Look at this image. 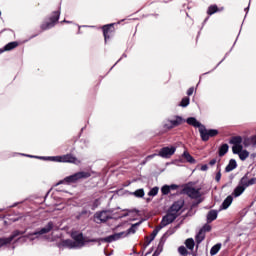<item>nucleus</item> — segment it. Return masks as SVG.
<instances>
[{"instance_id":"nucleus-1","label":"nucleus","mask_w":256,"mask_h":256,"mask_svg":"<svg viewBox=\"0 0 256 256\" xmlns=\"http://www.w3.org/2000/svg\"><path fill=\"white\" fill-rule=\"evenodd\" d=\"M186 123L188 125H192V127H195L196 129H199V133L201 136L202 141H209L210 137H215L219 135V131L215 129L208 130L205 128V125L201 124L195 117H189L186 120Z\"/></svg>"},{"instance_id":"nucleus-2","label":"nucleus","mask_w":256,"mask_h":256,"mask_svg":"<svg viewBox=\"0 0 256 256\" xmlns=\"http://www.w3.org/2000/svg\"><path fill=\"white\" fill-rule=\"evenodd\" d=\"M72 238L74 240H62L59 247H66L67 249H81V247L85 246V240L83 239L82 233H73Z\"/></svg>"},{"instance_id":"nucleus-3","label":"nucleus","mask_w":256,"mask_h":256,"mask_svg":"<svg viewBox=\"0 0 256 256\" xmlns=\"http://www.w3.org/2000/svg\"><path fill=\"white\" fill-rule=\"evenodd\" d=\"M230 143H232L233 145L232 146L233 153L235 155H239V158L241 159V161H245V159L249 157V151L243 150V145H241V143H243V138H241V136L233 137Z\"/></svg>"},{"instance_id":"nucleus-4","label":"nucleus","mask_w":256,"mask_h":256,"mask_svg":"<svg viewBox=\"0 0 256 256\" xmlns=\"http://www.w3.org/2000/svg\"><path fill=\"white\" fill-rule=\"evenodd\" d=\"M139 225H141V222H137V223L133 224L127 231L110 235V236L104 238L103 241H105L106 243H113V241H119V239H123V238L127 237V235H131V234L133 235L136 233Z\"/></svg>"},{"instance_id":"nucleus-5","label":"nucleus","mask_w":256,"mask_h":256,"mask_svg":"<svg viewBox=\"0 0 256 256\" xmlns=\"http://www.w3.org/2000/svg\"><path fill=\"white\" fill-rule=\"evenodd\" d=\"M53 227H55V224H53V222H48V224L42 229L37 230L34 233H30L27 236L21 237L20 241H27V239H29V241H35V239H39L41 235H46V233H50V231H53Z\"/></svg>"},{"instance_id":"nucleus-6","label":"nucleus","mask_w":256,"mask_h":256,"mask_svg":"<svg viewBox=\"0 0 256 256\" xmlns=\"http://www.w3.org/2000/svg\"><path fill=\"white\" fill-rule=\"evenodd\" d=\"M89 177H91V172L89 171L77 172L73 175H70L64 178V180L60 181L58 185H61V183H77V181H80V179H89Z\"/></svg>"},{"instance_id":"nucleus-7","label":"nucleus","mask_w":256,"mask_h":256,"mask_svg":"<svg viewBox=\"0 0 256 256\" xmlns=\"http://www.w3.org/2000/svg\"><path fill=\"white\" fill-rule=\"evenodd\" d=\"M89 177H91V172L89 171L77 172L73 175H70L64 178V180L60 181L58 185H61V183H77V181H80V179H89Z\"/></svg>"},{"instance_id":"nucleus-8","label":"nucleus","mask_w":256,"mask_h":256,"mask_svg":"<svg viewBox=\"0 0 256 256\" xmlns=\"http://www.w3.org/2000/svg\"><path fill=\"white\" fill-rule=\"evenodd\" d=\"M49 161H56L57 163H77V158L71 154L64 156H52L47 158Z\"/></svg>"},{"instance_id":"nucleus-9","label":"nucleus","mask_w":256,"mask_h":256,"mask_svg":"<svg viewBox=\"0 0 256 256\" xmlns=\"http://www.w3.org/2000/svg\"><path fill=\"white\" fill-rule=\"evenodd\" d=\"M60 16L61 11L53 12L52 16L50 17V22H46L41 25L42 31H47V29H52V27H55V24L59 21Z\"/></svg>"},{"instance_id":"nucleus-10","label":"nucleus","mask_w":256,"mask_h":256,"mask_svg":"<svg viewBox=\"0 0 256 256\" xmlns=\"http://www.w3.org/2000/svg\"><path fill=\"white\" fill-rule=\"evenodd\" d=\"M179 215L180 214H178L171 206L167 214L162 218V225H171V223H173V221H175V219H177Z\"/></svg>"},{"instance_id":"nucleus-11","label":"nucleus","mask_w":256,"mask_h":256,"mask_svg":"<svg viewBox=\"0 0 256 256\" xmlns=\"http://www.w3.org/2000/svg\"><path fill=\"white\" fill-rule=\"evenodd\" d=\"M185 193L190 199H199V203H201V197L203 196V193H201V188H195V187H187L185 188Z\"/></svg>"},{"instance_id":"nucleus-12","label":"nucleus","mask_w":256,"mask_h":256,"mask_svg":"<svg viewBox=\"0 0 256 256\" xmlns=\"http://www.w3.org/2000/svg\"><path fill=\"white\" fill-rule=\"evenodd\" d=\"M111 219V214H109V211L103 210L100 212H96L94 214V222L101 224V223H107Z\"/></svg>"},{"instance_id":"nucleus-13","label":"nucleus","mask_w":256,"mask_h":256,"mask_svg":"<svg viewBox=\"0 0 256 256\" xmlns=\"http://www.w3.org/2000/svg\"><path fill=\"white\" fill-rule=\"evenodd\" d=\"M183 123V118L181 116H174L164 122V129H173L179 127Z\"/></svg>"},{"instance_id":"nucleus-14","label":"nucleus","mask_w":256,"mask_h":256,"mask_svg":"<svg viewBox=\"0 0 256 256\" xmlns=\"http://www.w3.org/2000/svg\"><path fill=\"white\" fill-rule=\"evenodd\" d=\"M176 151H177V148L174 146L163 147L162 149H160L158 153V157H162V159H169L172 157V155H175Z\"/></svg>"},{"instance_id":"nucleus-15","label":"nucleus","mask_w":256,"mask_h":256,"mask_svg":"<svg viewBox=\"0 0 256 256\" xmlns=\"http://www.w3.org/2000/svg\"><path fill=\"white\" fill-rule=\"evenodd\" d=\"M25 232H21L19 230H15L12 235L8 238L0 237V249L1 247H5L6 245H9L15 237H19V235H23Z\"/></svg>"},{"instance_id":"nucleus-16","label":"nucleus","mask_w":256,"mask_h":256,"mask_svg":"<svg viewBox=\"0 0 256 256\" xmlns=\"http://www.w3.org/2000/svg\"><path fill=\"white\" fill-rule=\"evenodd\" d=\"M163 227L166 226H163V221H161L160 225L153 230L150 237H146V245H151V242L155 240V237H157V234L163 229Z\"/></svg>"},{"instance_id":"nucleus-17","label":"nucleus","mask_w":256,"mask_h":256,"mask_svg":"<svg viewBox=\"0 0 256 256\" xmlns=\"http://www.w3.org/2000/svg\"><path fill=\"white\" fill-rule=\"evenodd\" d=\"M114 24H108L103 26V35H104V39L107 42V39H111V34L113 33V31H115V29L113 28Z\"/></svg>"},{"instance_id":"nucleus-18","label":"nucleus","mask_w":256,"mask_h":256,"mask_svg":"<svg viewBox=\"0 0 256 256\" xmlns=\"http://www.w3.org/2000/svg\"><path fill=\"white\" fill-rule=\"evenodd\" d=\"M185 205V202L183 200H178L172 204V208L177 212L178 215H181V209H183V206Z\"/></svg>"},{"instance_id":"nucleus-19","label":"nucleus","mask_w":256,"mask_h":256,"mask_svg":"<svg viewBox=\"0 0 256 256\" xmlns=\"http://www.w3.org/2000/svg\"><path fill=\"white\" fill-rule=\"evenodd\" d=\"M234 169H237V161H235V159H231L229 164L226 166L225 171L226 173H231Z\"/></svg>"},{"instance_id":"nucleus-20","label":"nucleus","mask_w":256,"mask_h":256,"mask_svg":"<svg viewBox=\"0 0 256 256\" xmlns=\"http://www.w3.org/2000/svg\"><path fill=\"white\" fill-rule=\"evenodd\" d=\"M231 203H233V196H228L220 206V209H229L231 207Z\"/></svg>"},{"instance_id":"nucleus-21","label":"nucleus","mask_w":256,"mask_h":256,"mask_svg":"<svg viewBox=\"0 0 256 256\" xmlns=\"http://www.w3.org/2000/svg\"><path fill=\"white\" fill-rule=\"evenodd\" d=\"M217 211L216 210H211L208 212L207 214V223H213V221H215V219H217Z\"/></svg>"},{"instance_id":"nucleus-22","label":"nucleus","mask_w":256,"mask_h":256,"mask_svg":"<svg viewBox=\"0 0 256 256\" xmlns=\"http://www.w3.org/2000/svg\"><path fill=\"white\" fill-rule=\"evenodd\" d=\"M245 187L241 186V184H239L233 192L234 197H240V195H243V193L245 192Z\"/></svg>"},{"instance_id":"nucleus-23","label":"nucleus","mask_w":256,"mask_h":256,"mask_svg":"<svg viewBox=\"0 0 256 256\" xmlns=\"http://www.w3.org/2000/svg\"><path fill=\"white\" fill-rule=\"evenodd\" d=\"M17 47H19V42H10L4 46V51H13Z\"/></svg>"},{"instance_id":"nucleus-24","label":"nucleus","mask_w":256,"mask_h":256,"mask_svg":"<svg viewBox=\"0 0 256 256\" xmlns=\"http://www.w3.org/2000/svg\"><path fill=\"white\" fill-rule=\"evenodd\" d=\"M221 246V243H217L216 245H214L210 250V255H217L219 251H221Z\"/></svg>"},{"instance_id":"nucleus-25","label":"nucleus","mask_w":256,"mask_h":256,"mask_svg":"<svg viewBox=\"0 0 256 256\" xmlns=\"http://www.w3.org/2000/svg\"><path fill=\"white\" fill-rule=\"evenodd\" d=\"M185 245L187 249H190V251H193V249L195 248V240H193V238H188L185 241Z\"/></svg>"},{"instance_id":"nucleus-26","label":"nucleus","mask_w":256,"mask_h":256,"mask_svg":"<svg viewBox=\"0 0 256 256\" xmlns=\"http://www.w3.org/2000/svg\"><path fill=\"white\" fill-rule=\"evenodd\" d=\"M228 151H229V145L228 144H223L219 148V157H223Z\"/></svg>"},{"instance_id":"nucleus-27","label":"nucleus","mask_w":256,"mask_h":256,"mask_svg":"<svg viewBox=\"0 0 256 256\" xmlns=\"http://www.w3.org/2000/svg\"><path fill=\"white\" fill-rule=\"evenodd\" d=\"M182 157H184V159H186V161H188V163H195V158H193V156H191V154H189V152L184 151V153L182 154Z\"/></svg>"},{"instance_id":"nucleus-28","label":"nucleus","mask_w":256,"mask_h":256,"mask_svg":"<svg viewBox=\"0 0 256 256\" xmlns=\"http://www.w3.org/2000/svg\"><path fill=\"white\" fill-rule=\"evenodd\" d=\"M204 239H205V232H203V230H200L198 232V234L196 235V243L199 244V243L203 242Z\"/></svg>"},{"instance_id":"nucleus-29","label":"nucleus","mask_w":256,"mask_h":256,"mask_svg":"<svg viewBox=\"0 0 256 256\" xmlns=\"http://www.w3.org/2000/svg\"><path fill=\"white\" fill-rule=\"evenodd\" d=\"M132 195H134V197H138V198L145 197V190H143V188H140V189L132 192Z\"/></svg>"},{"instance_id":"nucleus-30","label":"nucleus","mask_w":256,"mask_h":256,"mask_svg":"<svg viewBox=\"0 0 256 256\" xmlns=\"http://www.w3.org/2000/svg\"><path fill=\"white\" fill-rule=\"evenodd\" d=\"M249 183V178L247 177V175H245L244 177H242L241 178V180H240V185L242 186V187H244V189H247V187H248V184Z\"/></svg>"},{"instance_id":"nucleus-31","label":"nucleus","mask_w":256,"mask_h":256,"mask_svg":"<svg viewBox=\"0 0 256 256\" xmlns=\"http://www.w3.org/2000/svg\"><path fill=\"white\" fill-rule=\"evenodd\" d=\"M217 11H219V8L217 7V5H212L208 8V15H214V13H217Z\"/></svg>"},{"instance_id":"nucleus-32","label":"nucleus","mask_w":256,"mask_h":256,"mask_svg":"<svg viewBox=\"0 0 256 256\" xmlns=\"http://www.w3.org/2000/svg\"><path fill=\"white\" fill-rule=\"evenodd\" d=\"M161 192H162V195H169V193H171V188L169 187V185H164L161 188Z\"/></svg>"},{"instance_id":"nucleus-33","label":"nucleus","mask_w":256,"mask_h":256,"mask_svg":"<svg viewBox=\"0 0 256 256\" xmlns=\"http://www.w3.org/2000/svg\"><path fill=\"white\" fill-rule=\"evenodd\" d=\"M157 193H159V188L154 187L148 192V195H149V197H155V195H157Z\"/></svg>"},{"instance_id":"nucleus-34","label":"nucleus","mask_w":256,"mask_h":256,"mask_svg":"<svg viewBox=\"0 0 256 256\" xmlns=\"http://www.w3.org/2000/svg\"><path fill=\"white\" fill-rule=\"evenodd\" d=\"M189 97H184L180 102V107H187L189 105Z\"/></svg>"},{"instance_id":"nucleus-35","label":"nucleus","mask_w":256,"mask_h":256,"mask_svg":"<svg viewBox=\"0 0 256 256\" xmlns=\"http://www.w3.org/2000/svg\"><path fill=\"white\" fill-rule=\"evenodd\" d=\"M200 231H203L204 234L211 231V225L205 224Z\"/></svg>"},{"instance_id":"nucleus-36","label":"nucleus","mask_w":256,"mask_h":256,"mask_svg":"<svg viewBox=\"0 0 256 256\" xmlns=\"http://www.w3.org/2000/svg\"><path fill=\"white\" fill-rule=\"evenodd\" d=\"M178 252L180 253V255H187V248H185V246H180L178 248Z\"/></svg>"},{"instance_id":"nucleus-37","label":"nucleus","mask_w":256,"mask_h":256,"mask_svg":"<svg viewBox=\"0 0 256 256\" xmlns=\"http://www.w3.org/2000/svg\"><path fill=\"white\" fill-rule=\"evenodd\" d=\"M255 183H256V178H251L250 180H248V184L246 185H248V187H251V185H255Z\"/></svg>"},{"instance_id":"nucleus-38","label":"nucleus","mask_w":256,"mask_h":256,"mask_svg":"<svg viewBox=\"0 0 256 256\" xmlns=\"http://www.w3.org/2000/svg\"><path fill=\"white\" fill-rule=\"evenodd\" d=\"M153 157H157V154H152L146 157V161L143 162V165H145V163H147V161H150V159H153Z\"/></svg>"},{"instance_id":"nucleus-39","label":"nucleus","mask_w":256,"mask_h":256,"mask_svg":"<svg viewBox=\"0 0 256 256\" xmlns=\"http://www.w3.org/2000/svg\"><path fill=\"white\" fill-rule=\"evenodd\" d=\"M217 183H219L221 181V171H218L215 177Z\"/></svg>"},{"instance_id":"nucleus-40","label":"nucleus","mask_w":256,"mask_h":256,"mask_svg":"<svg viewBox=\"0 0 256 256\" xmlns=\"http://www.w3.org/2000/svg\"><path fill=\"white\" fill-rule=\"evenodd\" d=\"M194 91H195V88H193V87L189 88L188 91H187V95H188V96L193 95V92H194Z\"/></svg>"},{"instance_id":"nucleus-41","label":"nucleus","mask_w":256,"mask_h":256,"mask_svg":"<svg viewBox=\"0 0 256 256\" xmlns=\"http://www.w3.org/2000/svg\"><path fill=\"white\" fill-rule=\"evenodd\" d=\"M209 169V166L207 164L201 166V171H207Z\"/></svg>"},{"instance_id":"nucleus-42","label":"nucleus","mask_w":256,"mask_h":256,"mask_svg":"<svg viewBox=\"0 0 256 256\" xmlns=\"http://www.w3.org/2000/svg\"><path fill=\"white\" fill-rule=\"evenodd\" d=\"M169 188H170V191H171V190H172V191H175V189H177V185L172 184V185L169 186Z\"/></svg>"},{"instance_id":"nucleus-43","label":"nucleus","mask_w":256,"mask_h":256,"mask_svg":"<svg viewBox=\"0 0 256 256\" xmlns=\"http://www.w3.org/2000/svg\"><path fill=\"white\" fill-rule=\"evenodd\" d=\"M215 163H217V160L216 159H212L210 162H209V165H215Z\"/></svg>"},{"instance_id":"nucleus-44","label":"nucleus","mask_w":256,"mask_h":256,"mask_svg":"<svg viewBox=\"0 0 256 256\" xmlns=\"http://www.w3.org/2000/svg\"><path fill=\"white\" fill-rule=\"evenodd\" d=\"M90 242L97 243V239L88 240V243H90Z\"/></svg>"},{"instance_id":"nucleus-45","label":"nucleus","mask_w":256,"mask_h":256,"mask_svg":"<svg viewBox=\"0 0 256 256\" xmlns=\"http://www.w3.org/2000/svg\"><path fill=\"white\" fill-rule=\"evenodd\" d=\"M1 53H5V48L4 49H0V55Z\"/></svg>"},{"instance_id":"nucleus-46","label":"nucleus","mask_w":256,"mask_h":256,"mask_svg":"<svg viewBox=\"0 0 256 256\" xmlns=\"http://www.w3.org/2000/svg\"><path fill=\"white\" fill-rule=\"evenodd\" d=\"M26 157H31V158H33V157H37V156L26 155Z\"/></svg>"},{"instance_id":"nucleus-47","label":"nucleus","mask_w":256,"mask_h":256,"mask_svg":"<svg viewBox=\"0 0 256 256\" xmlns=\"http://www.w3.org/2000/svg\"><path fill=\"white\" fill-rule=\"evenodd\" d=\"M64 23H69V21H67V20H64Z\"/></svg>"},{"instance_id":"nucleus-48","label":"nucleus","mask_w":256,"mask_h":256,"mask_svg":"<svg viewBox=\"0 0 256 256\" xmlns=\"http://www.w3.org/2000/svg\"><path fill=\"white\" fill-rule=\"evenodd\" d=\"M40 159H45V157H40Z\"/></svg>"}]
</instances>
